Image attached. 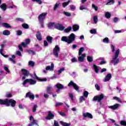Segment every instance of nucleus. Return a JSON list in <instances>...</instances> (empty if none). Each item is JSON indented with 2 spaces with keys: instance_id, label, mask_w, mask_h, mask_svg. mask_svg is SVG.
<instances>
[{
  "instance_id": "27",
  "label": "nucleus",
  "mask_w": 126,
  "mask_h": 126,
  "mask_svg": "<svg viewBox=\"0 0 126 126\" xmlns=\"http://www.w3.org/2000/svg\"><path fill=\"white\" fill-rule=\"evenodd\" d=\"M98 61H101L99 63V64H105V63H107V62L105 61L103 58H99Z\"/></svg>"
},
{
  "instance_id": "11",
  "label": "nucleus",
  "mask_w": 126,
  "mask_h": 126,
  "mask_svg": "<svg viewBox=\"0 0 126 126\" xmlns=\"http://www.w3.org/2000/svg\"><path fill=\"white\" fill-rule=\"evenodd\" d=\"M22 73L24 75L22 77V80H24L26 79V76L29 75V71L25 69H22Z\"/></svg>"
},
{
  "instance_id": "20",
  "label": "nucleus",
  "mask_w": 126,
  "mask_h": 126,
  "mask_svg": "<svg viewBox=\"0 0 126 126\" xmlns=\"http://www.w3.org/2000/svg\"><path fill=\"white\" fill-rule=\"evenodd\" d=\"M15 58H16V56L14 55H12L11 58H8L9 62H11L12 63H14V64H15L16 62L15 61Z\"/></svg>"
},
{
  "instance_id": "53",
  "label": "nucleus",
  "mask_w": 126,
  "mask_h": 126,
  "mask_svg": "<svg viewBox=\"0 0 126 126\" xmlns=\"http://www.w3.org/2000/svg\"><path fill=\"white\" fill-rule=\"evenodd\" d=\"M80 101L81 103L83 101H85V98H84V96H81L80 97Z\"/></svg>"
},
{
  "instance_id": "39",
  "label": "nucleus",
  "mask_w": 126,
  "mask_h": 126,
  "mask_svg": "<svg viewBox=\"0 0 126 126\" xmlns=\"http://www.w3.org/2000/svg\"><path fill=\"white\" fill-rule=\"evenodd\" d=\"M22 27H23L25 29H28L29 28V25L28 24L24 23L22 24Z\"/></svg>"
},
{
  "instance_id": "34",
  "label": "nucleus",
  "mask_w": 126,
  "mask_h": 126,
  "mask_svg": "<svg viewBox=\"0 0 126 126\" xmlns=\"http://www.w3.org/2000/svg\"><path fill=\"white\" fill-rule=\"evenodd\" d=\"M69 2H70V0H69L67 2H65L62 3V6H63V7H65V6H67V5H68V4H69Z\"/></svg>"
},
{
  "instance_id": "46",
  "label": "nucleus",
  "mask_w": 126,
  "mask_h": 126,
  "mask_svg": "<svg viewBox=\"0 0 126 126\" xmlns=\"http://www.w3.org/2000/svg\"><path fill=\"white\" fill-rule=\"evenodd\" d=\"M92 8H94V10L95 11H97L98 10V7L97 6H96L95 4H93L92 5Z\"/></svg>"
},
{
  "instance_id": "4",
  "label": "nucleus",
  "mask_w": 126,
  "mask_h": 126,
  "mask_svg": "<svg viewBox=\"0 0 126 126\" xmlns=\"http://www.w3.org/2000/svg\"><path fill=\"white\" fill-rule=\"evenodd\" d=\"M119 55H120V49H118L113 56L112 60L111 61V63H113L114 65L116 64H118L119 63V62H120V60L118 58H119Z\"/></svg>"
},
{
  "instance_id": "9",
  "label": "nucleus",
  "mask_w": 126,
  "mask_h": 126,
  "mask_svg": "<svg viewBox=\"0 0 126 126\" xmlns=\"http://www.w3.org/2000/svg\"><path fill=\"white\" fill-rule=\"evenodd\" d=\"M55 67V65H54V63H51V66L49 65L46 67L45 69L43 70V72L44 73H47L48 72V70H54V68Z\"/></svg>"
},
{
  "instance_id": "60",
  "label": "nucleus",
  "mask_w": 126,
  "mask_h": 126,
  "mask_svg": "<svg viewBox=\"0 0 126 126\" xmlns=\"http://www.w3.org/2000/svg\"><path fill=\"white\" fill-rule=\"evenodd\" d=\"M32 1H36V2H38L39 4H41L42 3V1L41 0H32Z\"/></svg>"
},
{
  "instance_id": "31",
  "label": "nucleus",
  "mask_w": 126,
  "mask_h": 126,
  "mask_svg": "<svg viewBox=\"0 0 126 126\" xmlns=\"http://www.w3.org/2000/svg\"><path fill=\"white\" fill-rule=\"evenodd\" d=\"M72 29V28H71V27H69L64 30V32H65V33H69V32H70Z\"/></svg>"
},
{
  "instance_id": "42",
  "label": "nucleus",
  "mask_w": 126,
  "mask_h": 126,
  "mask_svg": "<svg viewBox=\"0 0 126 126\" xmlns=\"http://www.w3.org/2000/svg\"><path fill=\"white\" fill-rule=\"evenodd\" d=\"M105 17H106V18H110L111 17V13L109 12H106L105 13Z\"/></svg>"
},
{
  "instance_id": "49",
  "label": "nucleus",
  "mask_w": 126,
  "mask_h": 126,
  "mask_svg": "<svg viewBox=\"0 0 126 126\" xmlns=\"http://www.w3.org/2000/svg\"><path fill=\"white\" fill-rule=\"evenodd\" d=\"M22 52H23L19 51H17L16 52L17 56H19V57H22V54H21V53Z\"/></svg>"
},
{
  "instance_id": "10",
  "label": "nucleus",
  "mask_w": 126,
  "mask_h": 126,
  "mask_svg": "<svg viewBox=\"0 0 126 126\" xmlns=\"http://www.w3.org/2000/svg\"><path fill=\"white\" fill-rule=\"evenodd\" d=\"M104 98V94H101L100 95L95 96L94 97V101H97L98 102H101V100Z\"/></svg>"
},
{
  "instance_id": "19",
  "label": "nucleus",
  "mask_w": 126,
  "mask_h": 126,
  "mask_svg": "<svg viewBox=\"0 0 126 126\" xmlns=\"http://www.w3.org/2000/svg\"><path fill=\"white\" fill-rule=\"evenodd\" d=\"M22 46L24 48H25L27 44L25 42H22L21 44L19 45L18 48L21 51V52H23V48H22Z\"/></svg>"
},
{
  "instance_id": "45",
  "label": "nucleus",
  "mask_w": 126,
  "mask_h": 126,
  "mask_svg": "<svg viewBox=\"0 0 126 126\" xmlns=\"http://www.w3.org/2000/svg\"><path fill=\"white\" fill-rule=\"evenodd\" d=\"M51 89H52V87L49 86L47 88L46 92L48 94H50V91H51Z\"/></svg>"
},
{
  "instance_id": "38",
  "label": "nucleus",
  "mask_w": 126,
  "mask_h": 126,
  "mask_svg": "<svg viewBox=\"0 0 126 126\" xmlns=\"http://www.w3.org/2000/svg\"><path fill=\"white\" fill-rule=\"evenodd\" d=\"M60 3H56L54 6V11H56L57 10V8L59 7V6H60Z\"/></svg>"
},
{
  "instance_id": "56",
  "label": "nucleus",
  "mask_w": 126,
  "mask_h": 126,
  "mask_svg": "<svg viewBox=\"0 0 126 126\" xmlns=\"http://www.w3.org/2000/svg\"><path fill=\"white\" fill-rule=\"evenodd\" d=\"M6 97L7 98H11V97H12V95H11V94L10 93H7L6 94Z\"/></svg>"
},
{
  "instance_id": "5",
  "label": "nucleus",
  "mask_w": 126,
  "mask_h": 126,
  "mask_svg": "<svg viewBox=\"0 0 126 126\" xmlns=\"http://www.w3.org/2000/svg\"><path fill=\"white\" fill-rule=\"evenodd\" d=\"M48 13H42L38 16V20L41 25L42 28H44V20L46 18Z\"/></svg>"
},
{
  "instance_id": "35",
  "label": "nucleus",
  "mask_w": 126,
  "mask_h": 126,
  "mask_svg": "<svg viewBox=\"0 0 126 126\" xmlns=\"http://www.w3.org/2000/svg\"><path fill=\"white\" fill-rule=\"evenodd\" d=\"M55 25H56V24L54 23H49L48 24V28H53V27H55Z\"/></svg>"
},
{
  "instance_id": "47",
  "label": "nucleus",
  "mask_w": 126,
  "mask_h": 126,
  "mask_svg": "<svg viewBox=\"0 0 126 126\" xmlns=\"http://www.w3.org/2000/svg\"><path fill=\"white\" fill-rule=\"evenodd\" d=\"M64 14H65L66 16H68V17L71 16V14L68 12L64 11Z\"/></svg>"
},
{
  "instance_id": "3",
  "label": "nucleus",
  "mask_w": 126,
  "mask_h": 126,
  "mask_svg": "<svg viewBox=\"0 0 126 126\" xmlns=\"http://www.w3.org/2000/svg\"><path fill=\"white\" fill-rule=\"evenodd\" d=\"M83 52H84V48L83 47H81L79 50V52H78L79 57H78V60L79 62H80L81 63H83V62H84L85 60V58L87 56L86 54L85 53L82 54Z\"/></svg>"
},
{
  "instance_id": "62",
  "label": "nucleus",
  "mask_w": 126,
  "mask_h": 126,
  "mask_svg": "<svg viewBox=\"0 0 126 126\" xmlns=\"http://www.w3.org/2000/svg\"><path fill=\"white\" fill-rule=\"evenodd\" d=\"M22 34V31H17V35L20 36Z\"/></svg>"
},
{
  "instance_id": "28",
  "label": "nucleus",
  "mask_w": 126,
  "mask_h": 126,
  "mask_svg": "<svg viewBox=\"0 0 126 126\" xmlns=\"http://www.w3.org/2000/svg\"><path fill=\"white\" fill-rule=\"evenodd\" d=\"M99 68H100V67H99L98 66H97L96 65H94V69L95 71V72H96V73H98V71H99Z\"/></svg>"
},
{
  "instance_id": "12",
  "label": "nucleus",
  "mask_w": 126,
  "mask_h": 126,
  "mask_svg": "<svg viewBox=\"0 0 126 126\" xmlns=\"http://www.w3.org/2000/svg\"><path fill=\"white\" fill-rule=\"evenodd\" d=\"M30 121L31 122V124H29L28 126H34V125H38L37 124V121L34 119L33 116H31L30 117Z\"/></svg>"
},
{
  "instance_id": "61",
  "label": "nucleus",
  "mask_w": 126,
  "mask_h": 126,
  "mask_svg": "<svg viewBox=\"0 0 126 126\" xmlns=\"http://www.w3.org/2000/svg\"><path fill=\"white\" fill-rule=\"evenodd\" d=\"M25 43H26L27 45H28L30 43V39L28 38L25 40Z\"/></svg>"
},
{
  "instance_id": "16",
  "label": "nucleus",
  "mask_w": 126,
  "mask_h": 126,
  "mask_svg": "<svg viewBox=\"0 0 126 126\" xmlns=\"http://www.w3.org/2000/svg\"><path fill=\"white\" fill-rule=\"evenodd\" d=\"M55 118V115L52 113V112L48 111V115L46 118V120H53Z\"/></svg>"
},
{
  "instance_id": "32",
  "label": "nucleus",
  "mask_w": 126,
  "mask_h": 126,
  "mask_svg": "<svg viewBox=\"0 0 126 126\" xmlns=\"http://www.w3.org/2000/svg\"><path fill=\"white\" fill-rule=\"evenodd\" d=\"M2 26L3 27H5V28H10V26L6 23H2Z\"/></svg>"
},
{
  "instance_id": "7",
  "label": "nucleus",
  "mask_w": 126,
  "mask_h": 126,
  "mask_svg": "<svg viewBox=\"0 0 126 126\" xmlns=\"http://www.w3.org/2000/svg\"><path fill=\"white\" fill-rule=\"evenodd\" d=\"M68 86L69 87H70V86H73L74 89H75L76 91H77V92H79V87L77 84L74 83L73 81H71L70 82L68 83Z\"/></svg>"
},
{
  "instance_id": "43",
  "label": "nucleus",
  "mask_w": 126,
  "mask_h": 126,
  "mask_svg": "<svg viewBox=\"0 0 126 126\" xmlns=\"http://www.w3.org/2000/svg\"><path fill=\"white\" fill-rule=\"evenodd\" d=\"M29 65H30V66H34V65H35V63L33 61H30L29 62Z\"/></svg>"
},
{
  "instance_id": "26",
  "label": "nucleus",
  "mask_w": 126,
  "mask_h": 126,
  "mask_svg": "<svg viewBox=\"0 0 126 126\" xmlns=\"http://www.w3.org/2000/svg\"><path fill=\"white\" fill-rule=\"evenodd\" d=\"M73 31H77L79 29V26L78 25H74L72 26Z\"/></svg>"
},
{
  "instance_id": "23",
  "label": "nucleus",
  "mask_w": 126,
  "mask_h": 126,
  "mask_svg": "<svg viewBox=\"0 0 126 126\" xmlns=\"http://www.w3.org/2000/svg\"><path fill=\"white\" fill-rule=\"evenodd\" d=\"M56 87L58 89L57 91V92H59V90H60V89H63L64 88V87H63V85L62 84H60V83L56 84Z\"/></svg>"
},
{
  "instance_id": "30",
  "label": "nucleus",
  "mask_w": 126,
  "mask_h": 126,
  "mask_svg": "<svg viewBox=\"0 0 126 126\" xmlns=\"http://www.w3.org/2000/svg\"><path fill=\"white\" fill-rule=\"evenodd\" d=\"M102 42L103 43H105L106 44H109L110 42V40L109 39V38L105 37L103 39Z\"/></svg>"
},
{
  "instance_id": "54",
  "label": "nucleus",
  "mask_w": 126,
  "mask_h": 126,
  "mask_svg": "<svg viewBox=\"0 0 126 126\" xmlns=\"http://www.w3.org/2000/svg\"><path fill=\"white\" fill-rule=\"evenodd\" d=\"M96 30L95 29L90 30V33H91V34H96Z\"/></svg>"
},
{
  "instance_id": "64",
  "label": "nucleus",
  "mask_w": 126,
  "mask_h": 126,
  "mask_svg": "<svg viewBox=\"0 0 126 126\" xmlns=\"http://www.w3.org/2000/svg\"><path fill=\"white\" fill-rule=\"evenodd\" d=\"M69 96L71 101H73V95L72 94H69Z\"/></svg>"
},
{
  "instance_id": "36",
  "label": "nucleus",
  "mask_w": 126,
  "mask_h": 126,
  "mask_svg": "<svg viewBox=\"0 0 126 126\" xmlns=\"http://www.w3.org/2000/svg\"><path fill=\"white\" fill-rule=\"evenodd\" d=\"M47 40L49 43H50V44H52L53 37H52L51 36H47Z\"/></svg>"
},
{
  "instance_id": "52",
  "label": "nucleus",
  "mask_w": 126,
  "mask_h": 126,
  "mask_svg": "<svg viewBox=\"0 0 126 126\" xmlns=\"http://www.w3.org/2000/svg\"><path fill=\"white\" fill-rule=\"evenodd\" d=\"M58 113H59V114L62 116V117H65V116H66V114H65V113H63V112H60L59 111Z\"/></svg>"
},
{
  "instance_id": "48",
  "label": "nucleus",
  "mask_w": 126,
  "mask_h": 126,
  "mask_svg": "<svg viewBox=\"0 0 126 126\" xmlns=\"http://www.w3.org/2000/svg\"><path fill=\"white\" fill-rule=\"evenodd\" d=\"M88 92L85 91L84 92V97H85L86 98H87V97H88Z\"/></svg>"
},
{
  "instance_id": "22",
  "label": "nucleus",
  "mask_w": 126,
  "mask_h": 126,
  "mask_svg": "<svg viewBox=\"0 0 126 126\" xmlns=\"http://www.w3.org/2000/svg\"><path fill=\"white\" fill-rule=\"evenodd\" d=\"M34 74L36 79H37V80H38V81H47V78H43L42 79H41L37 76L36 73H34Z\"/></svg>"
},
{
  "instance_id": "50",
  "label": "nucleus",
  "mask_w": 126,
  "mask_h": 126,
  "mask_svg": "<svg viewBox=\"0 0 126 126\" xmlns=\"http://www.w3.org/2000/svg\"><path fill=\"white\" fill-rule=\"evenodd\" d=\"M70 8L71 10H75V9L76 8V7L74 5H71L70 6Z\"/></svg>"
},
{
  "instance_id": "37",
  "label": "nucleus",
  "mask_w": 126,
  "mask_h": 126,
  "mask_svg": "<svg viewBox=\"0 0 126 126\" xmlns=\"http://www.w3.org/2000/svg\"><path fill=\"white\" fill-rule=\"evenodd\" d=\"M94 22L96 24L98 22V17L97 16H94Z\"/></svg>"
},
{
  "instance_id": "44",
  "label": "nucleus",
  "mask_w": 126,
  "mask_h": 126,
  "mask_svg": "<svg viewBox=\"0 0 126 126\" xmlns=\"http://www.w3.org/2000/svg\"><path fill=\"white\" fill-rule=\"evenodd\" d=\"M87 60L89 63H91L93 61V58H92V57L91 56H88L87 57Z\"/></svg>"
},
{
  "instance_id": "59",
  "label": "nucleus",
  "mask_w": 126,
  "mask_h": 126,
  "mask_svg": "<svg viewBox=\"0 0 126 126\" xmlns=\"http://www.w3.org/2000/svg\"><path fill=\"white\" fill-rule=\"evenodd\" d=\"M120 124H121V125H122V126H126V121H121Z\"/></svg>"
},
{
  "instance_id": "13",
  "label": "nucleus",
  "mask_w": 126,
  "mask_h": 126,
  "mask_svg": "<svg viewBox=\"0 0 126 126\" xmlns=\"http://www.w3.org/2000/svg\"><path fill=\"white\" fill-rule=\"evenodd\" d=\"M55 28L61 31H63L64 29V27L63 26V25L61 24H55Z\"/></svg>"
},
{
  "instance_id": "17",
  "label": "nucleus",
  "mask_w": 126,
  "mask_h": 126,
  "mask_svg": "<svg viewBox=\"0 0 126 126\" xmlns=\"http://www.w3.org/2000/svg\"><path fill=\"white\" fill-rule=\"evenodd\" d=\"M111 78H112V74H108L104 79H103V82H107L108 81H110L111 80Z\"/></svg>"
},
{
  "instance_id": "63",
  "label": "nucleus",
  "mask_w": 126,
  "mask_h": 126,
  "mask_svg": "<svg viewBox=\"0 0 126 126\" xmlns=\"http://www.w3.org/2000/svg\"><path fill=\"white\" fill-rule=\"evenodd\" d=\"M17 21H21V22H23L24 21V20L23 19H21L20 18H17L16 19Z\"/></svg>"
},
{
  "instance_id": "41",
  "label": "nucleus",
  "mask_w": 126,
  "mask_h": 126,
  "mask_svg": "<svg viewBox=\"0 0 126 126\" xmlns=\"http://www.w3.org/2000/svg\"><path fill=\"white\" fill-rule=\"evenodd\" d=\"M114 0H109V2H108L106 4L107 5H111V4H114Z\"/></svg>"
},
{
  "instance_id": "29",
  "label": "nucleus",
  "mask_w": 126,
  "mask_h": 126,
  "mask_svg": "<svg viewBox=\"0 0 126 126\" xmlns=\"http://www.w3.org/2000/svg\"><path fill=\"white\" fill-rule=\"evenodd\" d=\"M3 34H4L5 36H8V35H10V32H9L8 30H4L3 32Z\"/></svg>"
},
{
  "instance_id": "6",
  "label": "nucleus",
  "mask_w": 126,
  "mask_h": 126,
  "mask_svg": "<svg viewBox=\"0 0 126 126\" xmlns=\"http://www.w3.org/2000/svg\"><path fill=\"white\" fill-rule=\"evenodd\" d=\"M37 82L36 80H33L32 79H27L25 80V81L23 83V85L25 86L27 83H30L31 85H34Z\"/></svg>"
},
{
  "instance_id": "55",
  "label": "nucleus",
  "mask_w": 126,
  "mask_h": 126,
  "mask_svg": "<svg viewBox=\"0 0 126 126\" xmlns=\"http://www.w3.org/2000/svg\"><path fill=\"white\" fill-rule=\"evenodd\" d=\"M64 68H62L59 70H58V73H59L58 74H61V73H62L63 71H64Z\"/></svg>"
},
{
  "instance_id": "51",
  "label": "nucleus",
  "mask_w": 126,
  "mask_h": 126,
  "mask_svg": "<svg viewBox=\"0 0 126 126\" xmlns=\"http://www.w3.org/2000/svg\"><path fill=\"white\" fill-rule=\"evenodd\" d=\"M63 104L62 102H57L55 104V107H60V106H62Z\"/></svg>"
},
{
  "instance_id": "8",
  "label": "nucleus",
  "mask_w": 126,
  "mask_h": 126,
  "mask_svg": "<svg viewBox=\"0 0 126 126\" xmlns=\"http://www.w3.org/2000/svg\"><path fill=\"white\" fill-rule=\"evenodd\" d=\"M59 53H60V47L59 46L56 45L53 49V55L56 58H59Z\"/></svg>"
},
{
  "instance_id": "24",
  "label": "nucleus",
  "mask_w": 126,
  "mask_h": 126,
  "mask_svg": "<svg viewBox=\"0 0 126 126\" xmlns=\"http://www.w3.org/2000/svg\"><path fill=\"white\" fill-rule=\"evenodd\" d=\"M36 37L37 39H38L39 41H41L42 40V35H41V32H38L36 33Z\"/></svg>"
},
{
  "instance_id": "40",
  "label": "nucleus",
  "mask_w": 126,
  "mask_h": 126,
  "mask_svg": "<svg viewBox=\"0 0 126 126\" xmlns=\"http://www.w3.org/2000/svg\"><path fill=\"white\" fill-rule=\"evenodd\" d=\"M113 99L114 100H117V101H118V102H119V103H122V99H121V98H120L119 97L114 96L113 97Z\"/></svg>"
},
{
  "instance_id": "25",
  "label": "nucleus",
  "mask_w": 126,
  "mask_h": 126,
  "mask_svg": "<svg viewBox=\"0 0 126 126\" xmlns=\"http://www.w3.org/2000/svg\"><path fill=\"white\" fill-rule=\"evenodd\" d=\"M0 7L3 11H5V10H6V5L5 4V3H3L0 5Z\"/></svg>"
},
{
  "instance_id": "15",
  "label": "nucleus",
  "mask_w": 126,
  "mask_h": 126,
  "mask_svg": "<svg viewBox=\"0 0 126 126\" xmlns=\"http://www.w3.org/2000/svg\"><path fill=\"white\" fill-rule=\"evenodd\" d=\"M0 46H1V49L0 50V54L2 56H3V57H4V58L8 57V55H5L4 54H3V53H2V52L3 51V48H4V46H5V44H1Z\"/></svg>"
},
{
  "instance_id": "14",
  "label": "nucleus",
  "mask_w": 126,
  "mask_h": 126,
  "mask_svg": "<svg viewBox=\"0 0 126 126\" xmlns=\"http://www.w3.org/2000/svg\"><path fill=\"white\" fill-rule=\"evenodd\" d=\"M83 116L84 118H88L89 119H93L92 114L89 112H83Z\"/></svg>"
},
{
  "instance_id": "33",
  "label": "nucleus",
  "mask_w": 126,
  "mask_h": 126,
  "mask_svg": "<svg viewBox=\"0 0 126 126\" xmlns=\"http://www.w3.org/2000/svg\"><path fill=\"white\" fill-rule=\"evenodd\" d=\"M60 123L63 126H70V124L66 123L65 122H63V121H60Z\"/></svg>"
},
{
  "instance_id": "18",
  "label": "nucleus",
  "mask_w": 126,
  "mask_h": 126,
  "mask_svg": "<svg viewBox=\"0 0 126 126\" xmlns=\"http://www.w3.org/2000/svg\"><path fill=\"white\" fill-rule=\"evenodd\" d=\"M26 97L27 98L29 97L31 100H33L34 98H35L34 94H32L31 92H28V93H27Z\"/></svg>"
},
{
  "instance_id": "2",
  "label": "nucleus",
  "mask_w": 126,
  "mask_h": 126,
  "mask_svg": "<svg viewBox=\"0 0 126 126\" xmlns=\"http://www.w3.org/2000/svg\"><path fill=\"white\" fill-rule=\"evenodd\" d=\"M75 40V34L73 33H71L70 35L68 36V37L66 36H63L61 38V41H63V42H66L67 44H71L73 41Z\"/></svg>"
},
{
  "instance_id": "58",
  "label": "nucleus",
  "mask_w": 126,
  "mask_h": 126,
  "mask_svg": "<svg viewBox=\"0 0 126 126\" xmlns=\"http://www.w3.org/2000/svg\"><path fill=\"white\" fill-rule=\"evenodd\" d=\"M4 69L7 72V73H9V70L8 69V68L6 66H4Z\"/></svg>"
},
{
  "instance_id": "1",
  "label": "nucleus",
  "mask_w": 126,
  "mask_h": 126,
  "mask_svg": "<svg viewBox=\"0 0 126 126\" xmlns=\"http://www.w3.org/2000/svg\"><path fill=\"white\" fill-rule=\"evenodd\" d=\"M16 103V101L13 99H8L7 98L5 100L0 99V105H5L7 107H9V106L12 107H15Z\"/></svg>"
},
{
  "instance_id": "21",
  "label": "nucleus",
  "mask_w": 126,
  "mask_h": 126,
  "mask_svg": "<svg viewBox=\"0 0 126 126\" xmlns=\"http://www.w3.org/2000/svg\"><path fill=\"white\" fill-rule=\"evenodd\" d=\"M119 107H120V104L117 103L114 105L108 106V108L109 109H111L112 110H117V109H118V108H119Z\"/></svg>"
},
{
  "instance_id": "57",
  "label": "nucleus",
  "mask_w": 126,
  "mask_h": 126,
  "mask_svg": "<svg viewBox=\"0 0 126 126\" xmlns=\"http://www.w3.org/2000/svg\"><path fill=\"white\" fill-rule=\"evenodd\" d=\"M37 109V105H34L33 106V109H32V112L33 113H35L36 112V109Z\"/></svg>"
}]
</instances>
